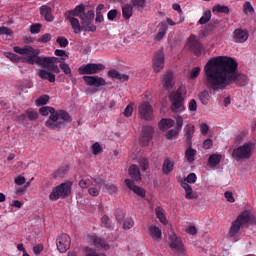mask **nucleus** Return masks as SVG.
Masks as SVG:
<instances>
[{
    "label": "nucleus",
    "instance_id": "a19ab883",
    "mask_svg": "<svg viewBox=\"0 0 256 256\" xmlns=\"http://www.w3.org/2000/svg\"><path fill=\"white\" fill-rule=\"evenodd\" d=\"M4 55L7 57V59H10L12 63H21L23 61V57L11 52H5Z\"/></svg>",
    "mask_w": 256,
    "mask_h": 256
},
{
    "label": "nucleus",
    "instance_id": "6e6552de",
    "mask_svg": "<svg viewBox=\"0 0 256 256\" xmlns=\"http://www.w3.org/2000/svg\"><path fill=\"white\" fill-rule=\"evenodd\" d=\"M153 106L148 101L141 102L138 106V115L144 121H151L153 119Z\"/></svg>",
    "mask_w": 256,
    "mask_h": 256
},
{
    "label": "nucleus",
    "instance_id": "0e129e2a",
    "mask_svg": "<svg viewBox=\"0 0 256 256\" xmlns=\"http://www.w3.org/2000/svg\"><path fill=\"white\" fill-rule=\"evenodd\" d=\"M133 115V105L129 104L124 110L125 117H131Z\"/></svg>",
    "mask_w": 256,
    "mask_h": 256
},
{
    "label": "nucleus",
    "instance_id": "f257e3e1",
    "mask_svg": "<svg viewBox=\"0 0 256 256\" xmlns=\"http://www.w3.org/2000/svg\"><path fill=\"white\" fill-rule=\"evenodd\" d=\"M237 67L239 64L231 57L210 58L203 70L204 85L211 91H222L231 83L245 87L249 83V78L244 74L237 73Z\"/></svg>",
    "mask_w": 256,
    "mask_h": 256
},
{
    "label": "nucleus",
    "instance_id": "338daca9",
    "mask_svg": "<svg viewBox=\"0 0 256 256\" xmlns=\"http://www.w3.org/2000/svg\"><path fill=\"white\" fill-rule=\"evenodd\" d=\"M211 147H213V140L208 138L203 142V149H211Z\"/></svg>",
    "mask_w": 256,
    "mask_h": 256
},
{
    "label": "nucleus",
    "instance_id": "09e8293b",
    "mask_svg": "<svg viewBox=\"0 0 256 256\" xmlns=\"http://www.w3.org/2000/svg\"><path fill=\"white\" fill-rule=\"evenodd\" d=\"M60 63V69L63 71L65 75H70L71 77V67H69V64L65 63V61H59Z\"/></svg>",
    "mask_w": 256,
    "mask_h": 256
},
{
    "label": "nucleus",
    "instance_id": "9b49d317",
    "mask_svg": "<svg viewBox=\"0 0 256 256\" xmlns=\"http://www.w3.org/2000/svg\"><path fill=\"white\" fill-rule=\"evenodd\" d=\"M152 67L155 73H161V70L165 67V53L163 51H158L154 54Z\"/></svg>",
    "mask_w": 256,
    "mask_h": 256
},
{
    "label": "nucleus",
    "instance_id": "f704fd0d",
    "mask_svg": "<svg viewBox=\"0 0 256 256\" xmlns=\"http://www.w3.org/2000/svg\"><path fill=\"white\" fill-rule=\"evenodd\" d=\"M93 181H95V178L84 177L79 181V187L81 189H89Z\"/></svg>",
    "mask_w": 256,
    "mask_h": 256
},
{
    "label": "nucleus",
    "instance_id": "bb28decb",
    "mask_svg": "<svg viewBox=\"0 0 256 256\" xmlns=\"http://www.w3.org/2000/svg\"><path fill=\"white\" fill-rule=\"evenodd\" d=\"M66 19L70 22V25L76 35L81 33V24L79 23V19L75 18V16L66 15Z\"/></svg>",
    "mask_w": 256,
    "mask_h": 256
},
{
    "label": "nucleus",
    "instance_id": "4468645a",
    "mask_svg": "<svg viewBox=\"0 0 256 256\" xmlns=\"http://www.w3.org/2000/svg\"><path fill=\"white\" fill-rule=\"evenodd\" d=\"M169 246L174 251H179L180 253H183L185 247L181 237L177 236L175 233L169 235Z\"/></svg>",
    "mask_w": 256,
    "mask_h": 256
},
{
    "label": "nucleus",
    "instance_id": "7ed1b4c3",
    "mask_svg": "<svg viewBox=\"0 0 256 256\" xmlns=\"http://www.w3.org/2000/svg\"><path fill=\"white\" fill-rule=\"evenodd\" d=\"M65 123H71V115L65 110H57L46 120L45 125L48 129H61Z\"/></svg>",
    "mask_w": 256,
    "mask_h": 256
},
{
    "label": "nucleus",
    "instance_id": "79ce46f5",
    "mask_svg": "<svg viewBox=\"0 0 256 256\" xmlns=\"http://www.w3.org/2000/svg\"><path fill=\"white\" fill-rule=\"evenodd\" d=\"M184 132L188 141H191V139H193V135L195 134V125H187L184 129Z\"/></svg>",
    "mask_w": 256,
    "mask_h": 256
},
{
    "label": "nucleus",
    "instance_id": "5701e85b",
    "mask_svg": "<svg viewBox=\"0 0 256 256\" xmlns=\"http://www.w3.org/2000/svg\"><path fill=\"white\" fill-rule=\"evenodd\" d=\"M38 77L44 81H49V83H55V74L47 71L46 69H40L37 72Z\"/></svg>",
    "mask_w": 256,
    "mask_h": 256
},
{
    "label": "nucleus",
    "instance_id": "39448f33",
    "mask_svg": "<svg viewBox=\"0 0 256 256\" xmlns=\"http://www.w3.org/2000/svg\"><path fill=\"white\" fill-rule=\"evenodd\" d=\"M71 182H64L54 187L49 194L50 201H59V199H65L71 195Z\"/></svg>",
    "mask_w": 256,
    "mask_h": 256
},
{
    "label": "nucleus",
    "instance_id": "c85d7f7f",
    "mask_svg": "<svg viewBox=\"0 0 256 256\" xmlns=\"http://www.w3.org/2000/svg\"><path fill=\"white\" fill-rule=\"evenodd\" d=\"M184 157L188 163H194L195 157H197V150L193 149L192 147L187 148Z\"/></svg>",
    "mask_w": 256,
    "mask_h": 256
},
{
    "label": "nucleus",
    "instance_id": "c756f323",
    "mask_svg": "<svg viewBox=\"0 0 256 256\" xmlns=\"http://www.w3.org/2000/svg\"><path fill=\"white\" fill-rule=\"evenodd\" d=\"M221 159H223V155L212 154V155H210V157L208 159V165L210 167H217V165H219V163H221Z\"/></svg>",
    "mask_w": 256,
    "mask_h": 256
},
{
    "label": "nucleus",
    "instance_id": "a211bd4d",
    "mask_svg": "<svg viewBox=\"0 0 256 256\" xmlns=\"http://www.w3.org/2000/svg\"><path fill=\"white\" fill-rule=\"evenodd\" d=\"M153 127L151 126H144L142 128V136H141V143L143 145H149V141L153 138Z\"/></svg>",
    "mask_w": 256,
    "mask_h": 256
},
{
    "label": "nucleus",
    "instance_id": "2eb2a0df",
    "mask_svg": "<svg viewBox=\"0 0 256 256\" xmlns=\"http://www.w3.org/2000/svg\"><path fill=\"white\" fill-rule=\"evenodd\" d=\"M90 243L93 244L94 247L98 249H104V251H109L111 246L105 241V239L99 238L97 235L92 234L88 236Z\"/></svg>",
    "mask_w": 256,
    "mask_h": 256
},
{
    "label": "nucleus",
    "instance_id": "6e6d98bb",
    "mask_svg": "<svg viewBox=\"0 0 256 256\" xmlns=\"http://www.w3.org/2000/svg\"><path fill=\"white\" fill-rule=\"evenodd\" d=\"M56 42L58 43V45H60V47H67V45H69V40H67V38L63 36H59L56 39Z\"/></svg>",
    "mask_w": 256,
    "mask_h": 256
},
{
    "label": "nucleus",
    "instance_id": "1a4fd4ad",
    "mask_svg": "<svg viewBox=\"0 0 256 256\" xmlns=\"http://www.w3.org/2000/svg\"><path fill=\"white\" fill-rule=\"evenodd\" d=\"M83 81L88 85V87H95V91H99L101 87L107 85V81L103 77L86 75L83 76Z\"/></svg>",
    "mask_w": 256,
    "mask_h": 256
},
{
    "label": "nucleus",
    "instance_id": "603ef678",
    "mask_svg": "<svg viewBox=\"0 0 256 256\" xmlns=\"http://www.w3.org/2000/svg\"><path fill=\"white\" fill-rule=\"evenodd\" d=\"M138 163H139L142 171H147V169H149V159H147V158H140L138 160Z\"/></svg>",
    "mask_w": 256,
    "mask_h": 256
},
{
    "label": "nucleus",
    "instance_id": "4d7b16f0",
    "mask_svg": "<svg viewBox=\"0 0 256 256\" xmlns=\"http://www.w3.org/2000/svg\"><path fill=\"white\" fill-rule=\"evenodd\" d=\"M30 33H32V35L41 33V24H32L30 26Z\"/></svg>",
    "mask_w": 256,
    "mask_h": 256
},
{
    "label": "nucleus",
    "instance_id": "cd10ccee",
    "mask_svg": "<svg viewBox=\"0 0 256 256\" xmlns=\"http://www.w3.org/2000/svg\"><path fill=\"white\" fill-rule=\"evenodd\" d=\"M129 175L134 181H141V170L139 166L133 164L129 168Z\"/></svg>",
    "mask_w": 256,
    "mask_h": 256
},
{
    "label": "nucleus",
    "instance_id": "72a5a7b5",
    "mask_svg": "<svg viewBox=\"0 0 256 256\" xmlns=\"http://www.w3.org/2000/svg\"><path fill=\"white\" fill-rule=\"evenodd\" d=\"M155 213L160 223L165 225L167 223V217H165V210L161 206L156 207Z\"/></svg>",
    "mask_w": 256,
    "mask_h": 256
},
{
    "label": "nucleus",
    "instance_id": "20e7f679",
    "mask_svg": "<svg viewBox=\"0 0 256 256\" xmlns=\"http://www.w3.org/2000/svg\"><path fill=\"white\" fill-rule=\"evenodd\" d=\"M253 151H255V143L246 142L233 150L232 157L237 163L247 161V159H251Z\"/></svg>",
    "mask_w": 256,
    "mask_h": 256
},
{
    "label": "nucleus",
    "instance_id": "9d476101",
    "mask_svg": "<svg viewBox=\"0 0 256 256\" xmlns=\"http://www.w3.org/2000/svg\"><path fill=\"white\" fill-rule=\"evenodd\" d=\"M56 247L59 253H67L71 247V237L67 234H61L56 239Z\"/></svg>",
    "mask_w": 256,
    "mask_h": 256
},
{
    "label": "nucleus",
    "instance_id": "412c9836",
    "mask_svg": "<svg viewBox=\"0 0 256 256\" xmlns=\"http://www.w3.org/2000/svg\"><path fill=\"white\" fill-rule=\"evenodd\" d=\"M125 185L130 189V191H133V193H136V195H139L140 197H145V190L137 185H135V182H133L130 179L125 180Z\"/></svg>",
    "mask_w": 256,
    "mask_h": 256
},
{
    "label": "nucleus",
    "instance_id": "c9c22d12",
    "mask_svg": "<svg viewBox=\"0 0 256 256\" xmlns=\"http://www.w3.org/2000/svg\"><path fill=\"white\" fill-rule=\"evenodd\" d=\"M102 189L105 191V193H109V195H115L117 194V186L115 184H102Z\"/></svg>",
    "mask_w": 256,
    "mask_h": 256
},
{
    "label": "nucleus",
    "instance_id": "aec40b11",
    "mask_svg": "<svg viewBox=\"0 0 256 256\" xmlns=\"http://www.w3.org/2000/svg\"><path fill=\"white\" fill-rule=\"evenodd\" d=\"M249 39V32L238 28L234 31V41L235 43H245Z\"/></svg>",
    "mask_w": 256,
    "mask_h": 256
},
{
    "label": "nucleus",
    "instance_id": "f03ea898",
    "mask_svg": "<svg viewBox=\"0 0 256 256\" xmlns=\"http://www.w3.org/2000/svg\"><path fill=\"white\" fill-rule=\"evenodd\" d=\"M14 53H18V55H25V61L28 63V65H39V67H43L44 69H49V71H53V73H60L61 70L59 69V66L52 64L53 61H55V58L53 57H44L41 58L39 56V53L41 51L39 49H35L29 45L24 47L14 46L13 47Z\"/></svg>",
    "mask_w": 256,
    "mask_h": 256
},
{
    "label": "nucleus",
    "instance_id": "49530a36",
    "mask_svg": "<svg viewBox=\"0 0 256 256\" xmlns=\"http://www.w3.org/2000/svg\"><path fill=\"white\" fill-rule=\"evenodd\" d=\"M172 9H174V11H177L179 14L180 20L178 21V23H183V21H185V17L183 16V10L181 9V5L175 3L172 5Z\"/></svg>",
    "mask_w": 256,
    "mask_h": 256
},
{
    "label": "nucleus",
    "instance_id": "423d86ee",
    "mask_svg": "<svg viewBox=\"0 0 256 256\" xmlns=\"http://www.w3.org/2000/svg\"><path fill=\"white\" fill-rule=\"evenodd\" d=\"M185 86H180L177 91L170 94V101L172 103V111L179 113V111H185L183 105V95H185Z\"/></svg>",
    "mask_w": 256,
    "mask_h": 256
},
{
    "label": "nucleus",
    "instance_id": "ddd939ff",
    "mask_svg": "<svg viewBox=\"0 0 256 256\" xmlns=\"http://www.w3.org/2000/svg\"><path fill=\"white\" fill-rule=\"evenodd\" d=\"M188 47L197 56L203 53V46H201V42H199V38H197V36L195 35H191L188 38Z\"/></svg>",
    "mask_w": 256,
    "mask_h": 256
},
{
    "label": "nucleus",
    "instance_id": "4be33fe9",
    "mask_svg": "<svg viewBox=\"0 0 256 256\" xmlns=\"http://www.w3.org/2000/svg\"><path fill=\"white\" fill-rule=\"evenodd\" d=\"M149 234L153 241H156L157 243H159V241H161L163 238V232H161V228L157 226H150Z\"/></svg>",
    "mask_w": 256,
    "mask_h": 256
},
{
    "label": "nucleus",
    "instance_id": "774afa93",
    "mask_svg": "<svg viewBox=\"0 0 256 256\" xmlns=\"http://www.w3.org/2000/svg\"><path fill=\"white\" fill-rule=\"evenodd\" d=\"M33 251L36 255H41V252L43 251V244H38L37 246H34Z\"/></svg>",
    "mask_w": 256,
    "mask_h": 256
},
{
    "label": "nucleus",
    "instance_id": "37998d69",
    "mask_svg": "<svg viewBox=\"0 0 256 256\" xmlns=\"http://www.w3.org/2000/svg\"><path fill=\"white\" fill-rule=\"evenodd\" d=\"M241 233V225H232L229 229L230 237H239Z\"/></svg>",
    "mask_w": 256,
    "mask_h": 256
},
{
    "label": "nucleus",
    "instance_id": "6ab92c4d",
    "mask_svg": "<svg viewBox=\"0 0 256 256\" xmlns=\"http://www.w3.org/2000/svg\"><path fill=\"white\" fill-rule=\"evenodd\" d=\"M66 15L70 17H80L82 21H85V4H79L74 10L67 11Z\"/></svg>",
    "mask_w": 256,
    "mask_h": 256
},
{
    "label": "nucleus",
    "instance_id": "f3484780",
    "mask_svg": "<svg viewBox=\"0 0 256 256\" xmlns=\"http://www.w3.org/2000/svg\"><path fill=\"white\" fill-rule=\"evenodd\" d=\"M104 185V180L101 178H95L93 183L88 188V193L92 197H99V192L101 191V187Z\"/></svg>",
    "mask_w": 256,
    "mask_h": 256
},
{
    "label": "nucleus",
    "instance_id": "f8f14e48",
    "mask_svg": "<svg viewBox=\"0 0 256 256\" xmlns=\"http://www.w3.org/2000/svg\"><path fill=\"white\" fill-rule=\"evenodd\" d=\"M247 223H255L256 218L253 217L251 211L245 210L243 211L236 219V221L232 222V225H247Z\"/></svg>",
    "mask_w": 256,
    "mask_h": 256
},
{
    "label": "nucleus",
    "instance_id": "e433bc0d",
    "mask_svg": "<svg viewBox=\"0 0 256 256\" xmlns=\"http://www.w3.org/2000/svg\"><path fill=\"white\" fill-rule=\"evenodd\" d=\"M175 125V120L170 119V118H164L160 121L159 127L160 129H171Z\"/></svg>",
    "mask_w": 256,
    "mask_h": 256
},
{
    "label": "nucleus",
    "instance_id": "4c0bfd02",
    "mask_svg": "<svg viewBox=\"0 0 256 256\" xmlns=\"http://www.w3.org/2000/svg\"><path fill=\"white\" fill-rule=\"evenodd\" d=\"M56 111L57 110H55V108L51 106H43L39 109V113L43 117H47V115H53L54 113H56Z\"/></svg>",
    "mask_w": 256,
    "mask_h": 256
},
{
    "label": "nucleus",
    "instance_id": "2f4dec72",
    "mask_svg": "<svg viewBox=\"0 0 256 256\" xmlns=\"http://www.w3.org/2000/svg\"><path fill=\"white\" fill-rule=\"evenodd\" d=\"M181 187L184 188L186 199H195L191 185L187 184L186 182H181Z\"/></svg>",
    "mask_w": 256,
    "mask_h": 256
},
{
    "label": "nucleus",
    "instance_id": "de8ad7c7",
    "mask_svg": "<svg viewBox=\"0 0 256 256\" xmlns=\"http://www.w3.org/2000/svg\"><path fill=\"white\" fill-rule=\"evenodd\" d=\"M213 12L216 13H229V7L217 4L213 7Z\"/></svg>",
    "mask_w": 256,
    "mask_h": 256
},
{
    "label": "nucleus",
    "instance_id": "69168bd1",
    "mask_svg": "<svg viewBox=\"0 0 256 256\" xmlns=\"http://www.w3.org/2000/svg\"><path fill=\"white\" fill-rule=\"evenodd\" d=\"M92 150L94 155H99V152L101 151V144H99L98 142H95L92 145Z\"/></svg>",
    "mask_w": 256,
    "mask_h": 256
},
{
    "label": "nucleus",
    "instance_id": "3c124183",
    "mask_svg": "<svg viewBox=\"0 0 256 256\" xmlns=\"http://www.w3.org/2000/svg\"><path fill=\"white\" fill-rule=\"evenodd\" d=\"M132 5L138 11L145 9V0H132Z\"/></svg>",
    "mask_w": 256,
    "mask_h": 256
},
{
    "label": "nucleus",
    "instance_id": "680f3d73",
    "mask_svg": "<svg viewBox=\"0 0 256 256\" xmlns=\"http://www.w3.org/2000/svg\"><path fill=\"white\" fill-rule=\"evenodd\" d=\"M179 135V130L171 129L166 133V139H173V137H177Z\"/></svg>",
    "mask_w": 256,
    "mask_h": 256
},
{
    "label": "nucleus",
    "instance_id": "58836bf2",
    "mask_svg": "<svg viewBox=\"0 0 256 256\" xmlns=\"http://www.w3.org/2000/svg\"><path fill=\"white\" fill-rule=\"evenodd\" d=\"M199 100L201 101L202 105H209V101L211 99V96L209 95V91L204 90L199 95Z\"/></svg>",
    "mask_w": 256,
    "mask_h": 256
},
{
    "label": "nucleus",
    "instance_id": "8fccbe9b",
    "mask_svg": "<svg viewBox=\"0 0 256 256\" xmlns=\"http://www.w3.org/2000/svg\"><path fill=\"white\" fill-rule=\"evenodd\" d=\"M47 103H49V95L40 96L36 100L37 107H41L42 105H47Z\"/></svg>",
    "mask_w": 256,
    "mask_h": 256
},
{
    "label": "nucleus",
    "instance_id": "473e14b6",
    "mask_svg": "<svg viewBox=\"0 0 256 256\" xmlns=\"http://www.w3.org/2000/svg\"><path fill=\"white\" fill-rule=\"evenodd\" d=\"M122 15L124 19H131V17L133 16V5L125 4L122 7Z\"/></svg>",
    "mask_w": 256,
    "mask_h": 256
},
{
    "label": "nucleus",
    "instance_id": "864d4df0",
    "mask_svg": "<svg viewBox=\"0 0 256 256\" xmlns=\"http://www.w3.org/2000/svg\"><path fill=\"white\" fill-rule=\"evenodd\" d=\"M201 73V67L197 66L192 68V70L190 71V78L191 79H197V77H199V74Z\"/></svg>",
    "mask_w": 256,
    "mask_h": 256
},
{
    "label": "nucleus",
    "instance_id": "5fc2aeb1",
    "mask_svg": "<svg viewBox=\"0 0 256 256\" xmlns=\"http://www.w3.org/2000/svg\"><path fill=\"white\" fill-rule=\"evenodd\" d=\"M197 181V175L195 173H190L183 181L182 183H195Z\"/></svg>",
    "mask_w": 256,
    "mask_h": 256
},
{
    "label": "nucleus",
    "instance_id": "13d9d810",
    "mask_svg": "<svg viewBox=\"0 0 256 256\" xmlns=\"http://www.w3.org/2000/svg\"><path fill=\"white\" fill-rule=\"evenodd\" d=\"M0 35H7L8 37H11L13 35V30L9 29L5 26L0 27Z\"/></svg>",
    "mask_w": 256,
    "mask_h": 256
},
{
    "label": "nucleus",
    "instance_id": "dca6fc26",
    "mask_svg": "<svg viewBox=\"0 0 256 256\" xmlns=\"http://www.w3.org/2000/svg\"><path fill=\"white\" fill-rule=\"evenodd\" d=\"M161 85L164 89H167V90L175 87V78L173 76V72L168 70L165 72V74L162 75Z\"/></svg>",
    "mask_w": 256,
    "mask_h": 256
},
{
    "label": "nucleus",
    "instance_id": "7c9ffc66",
    "mask_svg": "<svg viewBox=\"0 0 256 256\" xmlns=\"http://www.w3.org/2000/svg\"><path fill=\"white\" fill-rule=\"evenodd\" d=\"M108 74L109 77H112V79H118L119 81H129L128 75L121 74L117 70H110Z\"/></svg>",
    "mask_w": 256,
    "mask_h": 256
},
{
    "label": "nucleus",
    "instance_id": "b1692460",
    "mask_svg": "<svg viewBox=\"0 0 256 256\" xmlns=\"http://www.w3.org/2000/svg\"><path fill=\"white\" fill-rule=\"evenodd\" d=\"M174 167H175V160L171 158H166L162 165V173L164 175H169V173L173 171Z\"/></svg>",
    "mask_w": 256,
    "mask_h": 256
},
{
    "label": "nucleus",
    "instance_id": "e2e57ef3",
    "mask_svg": "<svg viewBox=\"0 0 256 256\" xmlns=\"http://www.w3.org/2000/svg\"><path fill=\"white\" fill-rule=\"evenodd\" d=\"M199 129L202 135H207V133H209V125L205 123L200 124Z\"/></svg>",
    "mask_w": 256,
    "mask_h": 256
},
{
    "label": "nucleus",
    "instance_id": "0eeeda50",
    "mask_svg": "<svg viewBox=\"0 0 256 256\" xmlns=\"http://www.w3.org/2000/svg\"><path fill=\"white\" fill-rule=\"evenodd\" d=\"M104 69L105 65L103 64L88 63L80 66L78 71L80 75H97V73H101Z\"/></svg>",
    "mask_w": 256,
    "mask_h": 256
},
{
    "label": "nucleus",
    "instance_id": "c03bdc74",
    "mask_svg": "<svg viewBox=\"0 0 256 256\" xmlns=\"http://www.w3.org/2000/svg\"><path fill=\"white\" fill-rule=\"evenodd\" d=\"M26 117L29 119V121H37L39 118V113L33 109H28L26 111Z\"/></svg>",
    "mask_w": 256,
    "mask_h": 256
},
{
    "label": "nucleus",
    "instance_id": "a18cd8bd",
    "mask_svg": "<svg viewBox=\"0 0 256 256\" xmlns=\"http://www.w3.org/2000/svg\"><path fill=\"white\" fill-rule=\"evenodd\" d=\"M243 11L245 15H253L255 9L253 8V5H251V2L247 1L243 5Z\"/></svg>",
    "mask_w": 256,
    "mask_h": 256
},
{
    "label": "nucleus",
    "instance_id": "ea45409f",
    "mask_svg": "<svg viewBox=\"0 0 256 256\" xmlns=\"http://www.w3.org/2000/svg\"><path fill=\"white\" fill-rule=\"evenodd\" d=\"M211 17V10H206L198 21L199 25H207L211 21Z\"/></svg>",
    "mask_w": 256,
    "mask_h": 256
},
{
    "label": "nucleus",
    "instance_id": "052dcab7",
    "mask_svg": "<svg viewBox=\"0 0 256 256\" xmlns=\"http://www.w3.org/2000/svg\"><path fill=\"white\" fill-rule=\"evenodd\" d=\"M84 23H86V21H93V19H95V11L90 10L88 11L86 14H84Z\"/></svg>",
    "mask_w": 256,
    "mask_h": 256
},
{
    "label": "nucleus",
    "instance_id": "bf43d9fd",
    "mask_svg": "<svg viewBox=\"0 0 256 256\" xmlns=\"http://www.w3.org/2000/svg\"><path fill=\"white\" fill-rule=\"evenodd\" d=\"M51 41V34L46 33L39 37L38 43H49Z\"/></svg>",
    "mask_w": 256,
    "mask_h": 256
},
{
    "label": "nucleus",
    "instance_id": "a878e982",
    "mask_svg": "<svg viewBox=\"0 0 256 256\" xmlns=\"http://www.w3.org/2000/svg\"><path fill=\"white\" fill-rule=\"evenodd\" d=\"M40 14L42 15V17H44L45 21H48L49 23H51V21H53V10L51 9V7L43 5L40 8Z\"/></svg>",
    "mask_w": 256,
    "mask_h": 256
},
{
    "label": "nucleus",
    "instance_id": "393cba45",
    "mask_svg": "<svg viewBox=\"0 0 256 256\" xmlns=\"http://www.w3.org/2000/svg\"><path fill=\"white\" fill-rule=\"evenodd\" d=\"M158 27H159V31L154 36V41H161L163 37L167 35V30L169 29L166 22H160Z\"/></svg>",
    "mask_w": 256,
    "mask_h": 256
}]
</instances>
